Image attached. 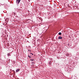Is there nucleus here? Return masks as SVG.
<instances>
[{"mask_svg":"<svg viewBox=\"0 0 79 79\" xmlns=\"http://www.w3.org/2000/svg\"><path fill=\"white\" fill-rule=\"evenodd\" d=\"M20 1H21V0H17L16 1L17 3V4H19V2H20Z\"/></svg>","mask_w":79,"mask_h":79,"instance_id":"nucleus-1","label":"nucleus"},{"mask_svg":"<svg viewBox=\"0 0 79 79\" xmlns=\"http://www.w3.org/2000/svg\"><path fill=\"white\" fill-rule=\"evenodd\" d=\"M58 39H62V37H61V36H60L58 38Z\"/></svg>","mask_w":79,"mask_h":79,"instance_id":"nucleus-2","label":"nucleus"},{"mask_svg":"<svg viewBox=\"0 0 79 79\" xmlns=\"http://www.w3.org/2000/svg\"><path fill=\"white\" fill-rule=\"evenodd\" d=\"M19 70H20L19 69H17L16 70V73H18V72L19 71Z\"/></svg>","mask_w":79,"mask_h":79,"instance_id":"nucleus-3","label":"nucleus"},{"mask_svg":"<svg viewBox=\"0 0 79 79\" xmlns=\"http://www.w3.org/2000/svg\"><path fill=\"white\" fill-rule=\"evenodd\" d=\"M49 64H52V63L51 62V61H49Z\"/></svg>","mask_w":79,"mask_h":79,"instance_id":"nucleus-4","label":"nucleus"},{"mask_svg":"<svg viewBox=\"0 0 79 79\" xmlns=\"http://www.w3.org/2000/svg\"><path fill=\"white\" fill-rule=\"evenodd\" d=\"M8 56H10V53H9L7 54Z\"/></svg>","mask_w":79,"mask_h":79,"instance_id":"nucleus-5","label":"nucleus"},{"mask_svg":"<svg viewBox=\"0 0 79 79\" xmlns=\"http://www.w3.org/2000/svg\"><path fill=\"white\" fill-rule=\"evenodd\" d=\"M61 32H59V35H61Z\"/></svg>","mask_w":79,"mask_h":79,"instance_id":"nucleus-6","label":"nucleus"},{"mask_svg":"<svg viewBox=\"0 0 79 79\" xmlns=\"http://www.w3.org/2000/svg\"><path fill=\"white\" fill-rule=\"evenodd\" d=\"M31 63L32 64H34V62H32Z\"/></svg>","mask_w":79,"mask_h":79,"instance_id":"nucleus-7","label":"nucleus"},{"mask_svg":"<svg viewBox=\"0 0 79 79\" xmlns=\"http://www.w3.org/2000/svg\"><path fill=\"white\" fill-rule=\"evenodd\" d=\"M31 61H34V60L33 59H31Z\"/></svg>","mask_w":79,"mask_h":79,"instance_id":"nucleus-8","label":"nucleus"},{"mask_svg":"<svg viewBox=\"0 0 79 79\" xmlns=\"http://www.w3.org/2000/svg\"><path fill=\"white\" fill-rule=\"evenodd\" d=\"M28 57H29V58H31V57L30 56H29L28 55Z\"/></svg>","mask_w":79,"mask_h":79,"instance_id":"nucleus-9","label":"nucleus"},{"mask_svg":"<svg viewBox=\"0 0 79 79\" xmlns=\"http://www.w3.org/2000/svg\"><path fill=\"white\" fill-rule=\"evenodd\" d=\"M34 55V54H33V53L32 54V55Z\"/></svg>","mask_w":79,"mask_h":79,"instance_id":"nucleus-10","label":"nucleus"},{"mask_svg":"<svg viewBox=\"0 0 79 79\" xmlns=\"http://www.w3.org/2000/svg\"><path fill=\"white\" fill-rule=\"evenodd\" d=\"M28 51L29 52V50H28Z\"/></svg>","mask_w":79,"mask_h":79,"instance_id":"nucleus-11","label":"nucleus"}]
</instances>
